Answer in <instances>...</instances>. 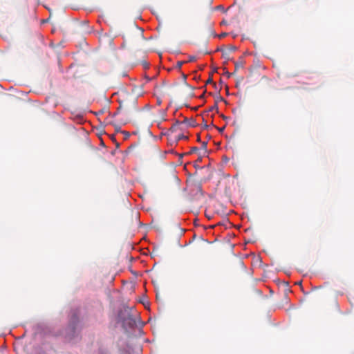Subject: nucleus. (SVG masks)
<instances>
[{
  "label": "nucleus",
  "instance_id": "f03ea898",
  "mask_svg": "<svg viewBox=\"0 0 354 354\" xmlns=\"http://www.w3.org/2000/svg\"><path fill=\"white\" fill-rule=\"evenodd\" d=\"M127 324L129 325V326H133L135 324V320L132 318V317H129L128 319V322Z\"/></svg>",
  "mask_w": 354,
  "mask_h": 354
},
{
  "label": "nucleus",
  "instance_id": "20e7f679",
  "mask_svg": "<svg viewBox=\"0 0 354 354\" xmlns=\"http://www.w3.org/2000/svg\"><path fill=\"white\" fill-rule=\"evenodd\" d=\"M169 152V153H174L173 150H170Z\"/></svg>",
  "mask_w": 354,
  "mask_h": 354
},
{
  "label": "nucleus",
  "instance_id": "f257e3e1",
  "mask_svg": "<svg viewBox=\"0 0 354 354\" xmlns=\"http://www.w3.org/2000/svg\"><path fill=\"white\" fill-rule=\"evenodd\" d=\"M187 139H188V136L182 133V134L178 135V136L176 137V142L181 140H187Z\"/></svg>",
  "mask_w": 354,
  "mask_h": 354
},
{
  "label": "nucleus",
  "instance_id": "7ed1b4c3",
  "mask_svg": "<svg viewBox=\"0 0 354 354\" xmlns=\"http://www.w3.org/2000/svg\"><path fill=\"white\" fill-rule=\"evenodd\" d=\"M177 126H178L177 124H174V125H173V126L169 129V133H168V135L169 134V133H173V132L175 131V129H176V127H177Z\"/></svg>",
  "mask_w": 354,
  "mask_h": 354
}]
</instances>
